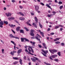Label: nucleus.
Returning a JSON list of instances; mask_svg holds the SVG:
<instances>
[{
    "label": "nucleus",
    "instance_id": "obj_1",
    "mask_svg": "<svg viewBox=\"0 0 65 65\" xmlns=\"http://www.w3.org/2000/svg\"><path fill=\"white\" fill-rule=\"evenodd\" d=\"M44 53V54L43 53V52H41V53L45 57H47V56L46 55H47V53H48V51L47 50H44L43 49H42L41 50Z\"/></svg>",
    "mask_w": 65,
    "mask_h": 65
},
{
    "label": "nucleus",
    "instance_id": "obj_7",
    "mask_svg": "<svg viewBox=\"0 0 65 65\" xmlns=\"http://www.w3.org/2000/svg\"><path fill=\"white\" fill-rule=\"evenodd\" d=\"M14 18L13 17H10L8 18V20L9 21H11L12 20H14Z\"/></svg>",
    "mask_w": 65,
    "mask_h": 65
},
{
    "label": "nucleus",
    "instance_id": "obj_63",
    "mask_svg": "<svg viewBox=\"0 0 65 65\" xmlns=\"http://www.w3.org/2000/svg\"><path fill=\"white\" fill-rule=\"evenodd\" d=\"M50 59H51V60H53V58H52V57H50Z\"/></svg>",
    "mask_w": 65,
    "mask_h": 65
},
{
    "label": "nucleus",
    "instance_id": "obj_51",
    "mask_svg": "<svg viewBox=\"0 0 65 65\" xmlns=\"http://www.w3.org/2000/svg\"><path fill=\"white\" fill-rule=\"evenodd\" d=\"M44 47L45 48V49H47V47H46V46H44V47H42V48H44Z\"/></svg>",
    "mask_w": 65,
    "mask_h": 65
},
{
    "label": "nucleus",
    "instance_id": "obj_30",
    "mask_svg": "<svg viewBox=\"0 0 65 65\" xmlns=\"http://www.w3.org/2000/svg\"><path fill=\"white\" fill-rule=\"evenodd\" d=\"M49 51H50V53H52V54H54V53L53 52V50H49Z\"/></svg>",
    "mask_w": 65,
    "mask_h": 65
},
{
    "label": "nucleus",
    "instance_id": "obj_35",
    "mask_svg": "<svg viewBox=\"0 0 65 65\" xmlns=\"http://www.w3.org/2000/svg\"><path fill=\"white\" fill-rule=\"evenodd\" d=\"M54 61L57 62H58V61H59V59H54Z\"/></svg>",
    "mask_w": 65,
    "mask_h": 65
},
{
    "label": "nucleus",
    "instance_id": "obj_52",
    "mask_svg": "<svg viewBox=\"0 0 65 65\" xmlns=\"http://www.w3.org/2000/svg\"><path fill=\"white\" fill-rule=\"evenodd\" d=\"M61 44L62 46H64V43H61Z\"/></svg>",
    "mask_w": 65,
    "mask_h": 65
},
{
    "label": "nucleus",
    "instance_id": "obj_26",
    "mask_svg": "<svg viewBox=\"0 0 65 65\" xmlns=\"http://www.w3.org/2000/svg\"><path fill=\"white\" fill-rule=\"evenodd\" d=\"M40 34H41V35H42V37H44V34L43 32L41 31L40 32Z\"/></svg>",
    "mask_w": 65,
    "mask_h": 65
},
{
    "label": "nucleus",
    "instance_id": "obj_48",
    "mask_svg": "<svg viewBox=\"0 0 65 65\" xmlns=\"http://www.w3.org/2000/svg\"><path fill=\"white\" fill-rule=\"evenodd\" d=\"M11 27H12V28H13L14 27V25L12 24L11 25V26H10Z\"/></svg>",
    "mask_w": 65,
    "mask_h": 65
},
{
    "label": "nucleus",
    "instance_id": "obj_6",
    "mask_svg": "<svg viewBox=\"0 0 65 65\" xmlns=\"http://www.w3.org/2000/svg\"><path fill=\"white\" fill-rule=\"evenodd\" d=\"M22 50L21 49H20L18 51L17 53H18V56H20V54L22 52Z\"/></svg>",
    "mask_w": 65,
    "mask_h": 65
},
{
    "label": "nucleus",
    "instance_id": "obj_37",
    "mask_svg": "<svg viewBox=\"0 0 65 65\" xmlns=\"http://www.w3.org/2000/svg\"><path fill=\"white\" fill-rule=\"evenodd\" d=\"M42 45H43V46L44 47V46H46V45L45 43H42Z\"/></svg>",
    "mask_w": 65,
    "mask_h": 65
},
{
    "label": "nucleus",
    "instance_id": "obj_50",
    "mask_svg": "<svg viewBox=\"0 0 65 65\" xmlns=\"http://www.w3.org/2000/svg\"><path fill=\"white\" fill-rule=\"evenodd\" d=\"M11 1L13 3H14L15 2V1L14 0H12Z\"/></svg>",
    "mask_w": 65,
    "mask_h": 65
},
{
    "label": "nucleus",
    "instance_id": "obj_23",
    "mask_svg": "<svg viewBox=\"0 0 65 65\" xmlns=\"http://www.w3.org/2000/svg\"><path fill=\"white\" fill-rule=\"evenodd\" d=\"M60 39V38H57L56 39H55L54 40V41H58Z\"/></svg>",
    "mask_w": 65,
    "mask_h": 65
},
{
    "label": "nucleus",
    "instance_id": "obj_2",
    "mask_svg": "<svg viewBox=\"0 0 65 65\" xmlns=\"http://www.w3.org/2000/svg\"><path fill=\"white\" fill-rule=\"evenodd\" d=\"M34 32H35V30L34 29H31L30 33L29 34L31 36H34V34L33 33Z\"/></svg>",
    "mask_w": 65,
    "mask_h": 65
},
{
    "label": "nucleus",
    "instance_id": "obj_11",
    "mask_svg": "<svg viewBox=\"0 0 65 65\" xmlns=\"http://www.w3.org/2000/svg\"><path fill=\"white\" fill-rule=\"evenodd\" d=\"M35 58L36 59V61H38V62H39V63L41 62V61L39 60V58L36 57H35Z\"/></svg>",
    "mask_w": 65,
    "mask_h": 65
},
{
    "label": "nucleus",
    "instance_id": "obj_64",
    "mask_svg": "<svg viewBox=\"0 0 65 65\" xmlns=\"http://www.w3.org/2000/svg\"><path fill=\"white\" fill-rule=\"evenodd\" d=\"M46 65H51L50 64L48 63H47Z\"/></svg>",
    "mask_w": 65,
    "mask_h": 65
},
{
    "label": "nucleus",
    "instance_id": "obj_42",
    "mask_svg": "<svg viewBox=\"0 0 65 65\" xmlns=\"http://www.w3.org/2000/svg\"><path fill=\"white\" fill-rule=\"evenodd\" d=\"M4 49H2V53L3 54H4Z\"/></svg>",
    "mask_w": 65,
    "mask_h": 65
},
{
    "label": "nucleus",
    "instance_id": "obj_59",
    "mask_svg": "<svg viewBox=\"0 0 65 65\" xmlns=\"http://www.w3.org/2000/svg\"><path fill=\"white\" fill-rule=\"evenodd\" d=\"M19 7L20 8H21V9H22V8H23V7H22V6H19Z\"/></svg>",
    "mask_w": 65,
    "mask_h": 65
},
{
    "label": "nucleus",
    "instance_id": "obj_57",
    "mask_svg": "<svg viewBox=\"0 0 65 65\" xmlns=\"http://www.w3.org/2000/svg\"><path fill=\"white\" fill-rule=\"evenodd\" d=\"M51 29H50V28H48L47 29V31H50Z\"/></svg>",
    "mask_w": 65,
    "mask_h": 65
},
{
    "label": "nucleus",
    "instance_id": "obj_40",
    "mask_svg": "<svg viewBox=\"0 0 65 65\" xmlns=\"http://www.w3.org/2000/svg\"><path fill=\"white\" fill-rule=\"evenodd\" d=\"M58 4L59 5L62 4V2L61 1H59L58 2Z\"/></svg>",
    "mask_w": 65,
    "mask_h": 65
},
{
    "label": "nucleus",
    "instance_id": "obj_46",
    "mask_svg": "<svg viewBox=\"0 0 65 65\" xmlns=\"http://www.w3.org/2000/svg\"><path fill=\"white\" fill-rule=\"evenodd\" d=\"M11 30L12 32H13L14 34H15V32L14 30H13L12 29H11Z\"/></svg>",
    "mask_w": 65,
    "mask_h": 65
},
{
    "label": "nucleus",
    "instance_id": "obj_17",
    "mask_svg": "<svg viewBox=\"0 0 65 65\" xmlns=\"http://www.w3.org/2000/svg\"><path fill=\"white\" fill-rule=\"evenodd\" d=\"M20 64L21 65H23V63H22V60L21 59H20L19 61Z\"/></svg>",
    "mask_w": 65,
    "mask_h": 65
},
{
    "label": "nucleus",
    "instance_id": "obj_62",
    "mask_svg": "<svg viewBox=\"0 0 65 65\" xmlns=\"http://www.w3.org/2000/svg\"><path fill=\"white\" fill-rule=\"evenodd\" d=\"M4 10H6V7H4Z\"/></svg>",
    "mask_w": 65,
    "mask_h": 65
},
{
    "label": "nucleus",
    "instance_id": "obj_36",
    "mask_svg": "<svg viewBox=\"0 0 65 65\" xmlns=\"http://www.w3.org/2000/svg\"><path fill=\"white\" fill-rule=\"evenodd\" d=\"M57 57V55H53L51 56L52 57Z\"/></svg>",
    "mask_w": 65,
    "mask_h": 65
},
{
    "label": "nucleus",
    "instance_id": "obj_55",
    "mask_svg": "<svg viewBox=\"0 0 65 65\" xmlns=\"http://www.w3.org/2000/svg\"><path fill=\"white\" fill-rule=\"evenodd\" d=\"M51 35H53L54 34V33L52 32L51 33Z\"/></svg>",
    "mask_w": 65,
    "mask_h": 65
},
{
    "label": "nucleus",
    "instance_id": "obj_47",
    "mask_svg": "<svg viewBox=\"0 0 65 65\" xmlns=\"http://www.w3.org/2000/svg\"><path fill=\"white\" fill-rule=\"evenodd\" d=\"M59 28V26H56L55 27V29H58V28Z\"/></svg>",
    "mask_w": 65,
    "mask_h": 65
},
{
    "label": "nucleus",
    "instance_id": "obj_43",
    "mask_svg": "<svg viewBox=\"0 0 65 65\" xmlns=\"http://www.w3.org/2000/svg\"><path fill=\"white\" fill-rule=\"evenodd\" d=\"M28 54H30V55H34V54L32 53H31L30 52H29L28 53Z\"/></svg>",
    "mask_w": 65,
    "mask_h": 65
},
{
    "label": "nucleus",
    "instance_id": "obj_45",
    "mask_svg": "<svg viewBox=\"0 0 65 65\" xmlns=\"http://www.w3.org/2000/svg\"><path fill=\"white\" fill-rule=\"evenodd\" d=\"M14 22L16 23H17V24H19V22H18V21H17L16 20H14Z\"/></svg>",
    "mask_w": 65,
    "mask_h": 65
},
{
    "label": "nucleus",
    "instance_id": "obj_9",
    "mask_svg": "<svg viewBox=\"0 0 65 65\" xmlns=\"http://www.w3.org/2000/svg\"><path fill=\"white\" fill-rule=\"evenodd\" d=\"M31 60L34 62H35L36 61V59L35 58H31Z\"/></svg>",
    "mask_w": 65,
    "mask_h": 65
},
{
    "label": "nucleus",
    "instance_id": "obj_25",
    "mask_svg": "<svg viewBox=\"0 0 65 65\" xmlns=\"http://www.w3.org/2000/svg\"><path fill=\"white\" fill-rule=\"evenodd\" d=\"M52 52H53V53H56V52H57V51L56 50L54 49L52 50Z\"/></svg>",
    "mask_w": 65,
    "mask_h": 65
},
{
    "label": "nucleus",
    "instance_id": "obj_60",
    "mask_svg": "<svg viewBox=\"0 0 65 65\" xmlns=\"http://www.w3.org/2000/svg\"><path fill=\"white\" fill-rule=\"evenodd\" d=\"M55 3H58V2H57V0H55Z\"/></svg>",
    "mask_w": 65,
    "mask_h": 65
},
{
    "label": "nucleus",
    "instance_id": "obj_56",
    "mask_svg": "<svg viewBox=\"0 0 65 65\" xmlns=\"http://www.w3.org/2000/svg\"><path fill=\"white\" fill-rule=\"evenodd\" d=\"M47 16L48 17H51V14H48L47 15Z\"/></svg>",
    "mask_w": 65,
    "mask_h": 65
},
{
    "label": "nucleus",
    "instance_id": "obj_44",
    "mask_svg": "<svg viewBox=\"0 0 65 65\" xmlns=\"http://www.w3.org/2000/svg\"><path fill=\"white\" fill-rule=\"evenodd\" d=\"M40 4L41 5H43V6H44V4H43L42 3V2L40 3Z\"/></svg>",
    "mask_w": 65,
    "mask_h": 65
},
{
    "label": "nucleus",
    "instance_id": "obj_32",
    "mask_svg": "<svg viewBox=\"0 0 65 65\" xmlns=\"http://www.w3.org/2000/svg\"><path fill=\"white\" fill-rule=\"evenodd\" d=\"M60 43V42L59 41H57V42H55V43H56V44H59Z\"/></svg>",
    "mask_w": 65,
    "mask_h": 65
},
{
    "label": "nucleus",
    "instance_id": "obj_49",
    "mask_svg": "<svg viewBox=\"0 0 65 65\" xmlns=\"http://www.w3.org/2000/svg\"><path fill=\"white\" fill-rule=\"evenodd\" d=\"M39 47L40 48H42V46L40 45H38Z\"/></svg>",
    "mask_w": 65,
    "mask_h": 65
},
{
    "label": "nucleus",
    "instance_id": "obj_38",
    "mask_svg": "<svg viewBox=\"0 0 65 65\" xmlns=\"http://www.w3.org/2000/svg\"><path fill=\"white\" fill-rule=\"evenodd\" d=\"M63 6H61L59 8L60 9H62L63 8Z\"/></svg>",
    "mask_w": 65,
    "mask_h": 65
},
{
    "label": "nucleus",
    "instance_id": "obj_22",
    "mask_svg": "<svg viewBox=\"0 0 65 65\" xmlns=\"http://www.w3.org/2000/svg\"><path fill=\"white\" fill-rule=\"evenodd\" d=\"M32 25L35 28H37V25H36L34 23H33Z\"/></svg>",
    "mask_w": 65,
    "mask_h": 65
},
{
    "label": "nucleus",
    "instance_id": "obj_13",
    "mask_svg": "<svg viewBox=\"0 0 65 65\" xmlns=\"http://www.w3.org/2000/svg\"><path fill=\"white\" fill-rule=\"evenodd\" d=\"M46 6H47V7H48V8H50L51 9H52V8H51V6H50V5H49L48 4H46Z\"/></svg>",
    "mask_w": 65,
    "mask_h": 65
},
{
    "label": "nucleus",
    "instance_id": "obj_18",
    "mask_svg": "<svg viewBox=\"0 0 65 65\" xmlns=\"http://www.w3.org/2000/svg\"><path fill=\"white\" fill-rule=\"evenodd\" d=\"M29 47L30 48L31 51L32 53H34V51H33V49H32V48L31 47H30L29 46Z\"/></svg>",
    "mask_w": 65,
    "mask_h": 65
},
{
    "label": "nucleus",
    "instance_id": "obj_34",
    "mask_svg": "<svg viewBox=\"0 0 65 65\" xmlns=\"http://www.w3.org/2000/svg\"><path fill=\"white\" fill-rule=\"evenodd\" d=\"M13 59H14V60H18V57H13Z\"/></svg>",
    "mask_w": 65,
    "mask_h": 65
},
{
    "label": "nucleus",
    "instance_id": "obj_19",
    "mask_svg": "<svg viewBox=\"0 0 65 65\" xmlns=\"http://www.w3.org/2000/svg\"><path fill=\"white\" fill-rule=\"evenodd\" d=\"M20 33H22L23 34H24V31L23 29H21L20 30Z\"/></svg>",
    "mask_w": 65,
    "mask_h": 65
},
{
    "label": "nucleus",
    "instance_id": "obj_54",
    "mask_svg": "<svg viewBox=\"0 0 65 65\" xmlns=\"http://www.w3.org/2000/svg\"><path fill=\"white\" fill-rule=\"evenodd\" d=\"M11 43H12L13 44H14V42L12 41H11Z\"/></svg>",
    "mask_w": 65,
    "mask_h": 65
},
{
    "label": "nucleus",
    "instance_id": "obj_24",
    "mask_svg": "<svg viewBox=\"0 0 65 65\" xmlns=\"http://www.w3.org/2000/svg\"><path fill=\"white\" fill-rule=\"evenodd\" d=\"M0 25H4V23L2 21H1L0 22Z\"/></svg>",
    "mask_w": 65,
    "mask_h": 65
},
{
    "label": "nucleus",
    "instance_id": "obj_29",
    "mask_svg": "<svg viewBox=\"0 0 65 65\" xmlns=\"http://www.w3.org/2000/svg\"><path fill=\"white\" fill-rule=\"evenodd\" d=\"M36 38L37 40H38V41H40V39H38V37L37 36V37H36Z\"/></svg>",
    "mask_w": 65,
    "mask_h": 65
},
{
    "label": "nucleus",
    "instance_id": "obj_10",
    "mask_svg": "<svg viewBox=\"0 0 65 65\" xmlns=\"http://www.w3.org/2000/svg\"><path fill=\"white\" fill-rule=\"evenodd\" d=\"M20 28H21V27L20 26H18L16 28V30L17 32H18L20 30Z\"/></svg>",
    "mask_w": 65,
    "mask_h": 65
},
{
    "label": "nucleus",
    "instance_id": "obj_16",
    "mask_svg": "<svg viewBox=\"0 0 65 65\" xmlns=\"http://www.w3.org/2000/svg\"><path fill=\"white\" fill-rule=\"evenodd\" d=\"M18 13H19V14H20L21 15H22V17H24V14H23V13L21 12H19Z\"/></svg>",
    "mask_w": 65,
    "mask_h": 65
},
{
    "label": "nucleus",
    "instance_id": "obj_31",
    "mask_svg": "<svg viewBox=\"0 0 65 65\" xmlns=\"http://www.w3.org/2000/svg\"><path fill=\"white\" fill-rule=\"evenodd\" d=\"M49 51H50V53H52V54H54V53L53 52V50H49Z\"/></svg>",
    "mask_w": 65,
    "mask_h": 65
},
{
    "label": "nucleus",
    "instance_id": "obj_58",
    "mask_svg": "<svg viewBox=\"0 0 65 65\" xmlns=\"http://www.w3.org/2000/svg\"><path fill=\"white\" fill-rule=\"evenodd\" d=\"M3 25H0V27L1 28H3V26H2Z\"/></svg>",
    "mask_w": 65,
    "mask_h": 65
},
{
    "label": "nucleus",
    "instance_id": "obj_15",
    "mask_svg": "<svg viewBox=\"0 0 65 65\" xmlns=\"http://www.w3.org/2000/svg\"><path fill=\"white\" fill-rule=\"evenodd\" d=\"M30 42L31 43H32V46H35V42H32V41H30Z\"/></svg>",
    "mask_w": 65,
    "mask_h": 65
},
{
    "label": "nucleus",
    "instance_id": "obj_20",
    "mask_svg": "<svg viewBox=\"0 0 65 65\" xmlns=\"http://www.w3.org/2000/svg\"><path fill=\"white\" fill-rule=\"evenodd\" d=\"M3 22L4 24H6V25L8 24V22L7 21H4Z\"/></svg>",
    "mask_w": 65,
    "mask_h": 65
},
{
    "label": "nucleus",
    "instance_id": "obj_53",
    "mask_svg": "<svg viewBox=\"0 0 65 65\" xmlns=\"http://www.w3.org/2000/svg\"><path fill=\"white\" fill-rule=\"evenodd\" d=\"M25 51L26 52H28V53H29V52H28V50H27V49H25Z\"/></svg>",
    "mask_w": 65,
    "mask_h": 65
},
{
    "label": "nucleus",
    "instance_id": "obj_41",
    "mask_svg": "<svg viewBox=\"0 0 65 65\" xmlns=\"http://www.w3.org/2000/svg\"><path fill=\"white\" fill-rule=\"evenodd\" d=\"M58 26H59V27H62V28H63V27H64V26H63V25H59Z\"/></svg>",
    "mask_w": 65,
    "mask_h": 65
},
{
    "label": "nucleus",
    "instance_id": "obj_3",
    "mask_svg": "<svg viewBox=\"0 0 65 65\" xmlns=\"http://www.w3.org/2000/svg\"><path fill=\"white\" fill-rule=\"evenodd\" d=\"M21 42H23L24 41V40L25 41H27V42H29V39L25 38H21Z\"/></svg>",
    "mask_w": 65,
    "mask_h": 65
},
{
    "label": "nucleus",
    "instance_id": "obj_5",
    "mask_svg": "<svg viewBox=\"0 0 65 65\" xmlns=\"http://www.w3.org/2000/svg\"><path fill=\"white\" fill-rule=\"evenodd\" d=\"M35 9L36 11H38L39 9V6L37 5H36L35 6Z\"/></svg>",
    "mask_w": 65,
    "mask_h": 65
},
{
    "label": "nucleus",
    "instance_id": "obj_39",
    "mask_svg": "<svg viewBox=\"0 0 65 65\" xmlns=\"http://www.w3.org/2000/svg\"><path fill=\"white\" fill-rule=\"evenodd\" d=\"M18 62L17 61H15V62H13V64L14 65H16V64H17V63H18Z\"/></svg>",
    "mask_w": 65,
    "mask_h": 65
},
{
    "label": "nucleus",
    "instance_id": "obj_4",
    "mask_svg": "<svg viewBox=\"0 0 65 65\" xmlns=\"http://www.w3.org/2000/svg\"><path fill=\"white\" fill-rule=\"evenodd\" d=\"M10 37L11 38H15V39H19L20 38L17 37H15V36H14L12 34L10 35Z\"/></svg>",
    "mask_w": 65,
    "mask_h": 65
},
{
    "label": "nucleus",
    "instance_id": "obj_61",
    "mask_svg": "<svg viewBox=\"0 0 65 65\" xmlns=\"http://www.w3.org/2000/svg\"><path fill=\"white\" fill-rule=\"evenodd\" d=\"M60 30L61 31H62L63 30V28H60Z\"/></svg>",
    "mask_w": 65,
    "mask_h": 65
},
{
    "label": "nucleus",
    "instance_id": "obj_14",
    "mask_svg": "<svg viewBox=\"0 0 65 65\" xmlns=\"http://www.w3.org/2000/svg\"><path fill=\"white\" fill-rule=\"evenodd\" d=\"M35 21L36 23H38V20H37V17H35Z\"/></svg>",
    "mask_w": 65,
    "mask_h": 65
},
{
    "label": "nucleus",
    "instance_id": "obj_28",
    "mask_svg": "<svg viewBox=\"0 0 65 65\" xmlns=\"http://www.w3.org/2000/svg\"><path fill=\"white\" fill-rule=\"evenodd\" d=\"M39 25L41 28H42V25H41V24H40V23H39Z\"/></svg>",
    "mask_w": 65,
    "mask_h": 65
},
{
    "label": "nucleus",
    "instance_id": "obj_21",
    "mask_svg": "<svg viewBox=\"0 0 65 65\" xmlns=\"http://www.w3.org/2000/svg\"><path fill=\"white\" fill-rule=\"evenodd\" d=\"M24 29H25L26 31H29V29H28V28H27V27H24Z\"/></svg>",
    "mask_w": 65,
    "mask_h": 65
},
{
    "label": "nucleus",
    "instance_id": "obj_12",
    "mask_svg": "<svg viewBox=\"0 0 65 65\" xmlns=\"http://www.w3.org/2000/svg\"><path fill=\"white\" fill-rule=\"evenodd\" d=\"M19 19L21 21H24V20H25V18L22 17H20L19 18Z\"/></svg>",
    "mask_w": 65,
    "mask_h": 65
},
{
    "label": "nucleus",
    "instance_id": "obj_33",
    "mask_svg": "<svg viewBox=\"0 0 65 65\" xmlns=\"http://www.w3.org/2000/svg\"><path fill=\"white\" fill-rule=\"evenodd\" d=\"M58 55L59 56H61V52H58Z\"/></svg>",
    "mask_w": 65,
    "mask_h": 65
},
{
    "label": "nucleus",
    "instance_id": "obj_8",
    "mask_svg": "<svg viewBox=\"0 0 65 65\" xmlns=\"http://www.w3.org/2000/svg\"><path fill=\"white\" fill-rule=\"evenodd\" d=\"M6 15L7 16V17H10L11 15V14L10 13L8 12V13H5Z\"/></svg>",
    "mask_w": 65,
    "mask_h": 65
},
{
    "label": "nucleus",
    "instance_id": "obj_27",
    "mask_svg": "<svg viewBox=\"0 0 65 65\" xmlns=\"http://www.w3.org/2000/svg\"><path fill=\"white\" fill-rule=\"evenodd\" d=\"M14 52L13 51H12L10 53V54L12 56H13L14 55Z\"/></svg>",
    "mask_w": 65,
    "mask_h": 65
}]
</instances>
